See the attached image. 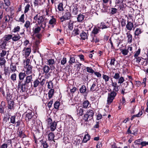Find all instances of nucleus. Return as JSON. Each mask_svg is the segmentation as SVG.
I'll return each mask as SVG.
<instances>
[{
  "instance_id": "nucleus-1",
  "label": "nucleus",
  "mask_w": 148,
  "mask_h": 148,
  "mask_svg": "<svg viewBox=\"0 0 148 148\" xmlns=\"http://www.w3.org/2000/svg\"><path fill=\"white\" fill-rule=\"evenodd\" d=\"M112 86L113 87V91L110 93H108L107 100V104H110L113 101V99L117 95L116 92L118 91L119 89V86L116 82H113L112 80Z\"/></svg>"
},
{
  "instance_id": "nucleus-2",
  "label": "nucleus",
  "mask_w": 148,
  "mask_h": 148,
  "mask_svg": "<svg viewBox=\"0 0 148 148\" xmlns=\"http://www.w3.org/2000/svg\"><path fill=\"white\" fill-rule=\"evenodd\" d=\"M94 115V112L93 110H89L84 114L83 119L86 122L88 121L93 119Z\"/></svg>"
},
{
  "instance_id": "nucleus-3",
  "label": "nucleus",
  "mask_w": 148,
  "mask_h": 148,
  "mask_svg": "<svg viewBox=\"0 0 148 148\" xmlns=\"http://www.w3.org/2000/svg\"><path fill=\"white\" fill-rule=\"evenodd\" d=\"M47 121L48 126L50 128L52 132L54 131L56 129L57 122L55 121H53L51 118H49Z\"/></svg>"
},
{
  "instance_id": "nucleus-4",
  "label": "nucleus",
  "mask_w": 148,
  "mask_h": 148,
  "mask_svg": "<svg viewBox=\"0 0 148 148\" xmlns=\"http://www.w3.org/2000/svg\"><path fill=\"white\" fill-rule=\"evenodd\" d=\"M32 75H28L26 77L23 83L27 85V88H31L32 86Z\"/></svg>"
},
{
  "instance_id": "nucleus-5",
  "label": "nucleus",
  "mask_w": 148,
  "mask_h": 148,
  "mask_svg": "<svg viewBox=\"0 0 148 148\" xmlns=\"http://www.w3.org/2000/svg\"><path fill=\"white\" fill-rule=\"evenodd\" d=\"M100 86V85L98 84L97 81H94L90 88V90L92 92L97 91L99 89L98 88Z\"/></svg>"
},
{
  "instance_id": "nucleus-6",
  "label": "nucleus",
  "mask_w": 148,
  "mask_h": 148,
  "mask_svg": "<svg viewBox=\"0 0 148 148\" xmlns=\"http://www.w3.org/2000/svg\"><path fill=\"white\" fill-rule=\"evenodd\" d=\"M26 74L25 73L20 72L18 75L19 80L18 82V86L19 87L21 86V84Z\"/></svg>"
},
{
  "instance_id": "nucleus-7",
  "label": "nucleus",
  "mask_w": 148,
  "mask_h": 148,
  "mask_svg": "<svg viewBox=\"0 0 148 148\" xmlns=\"http://www.w3.org/2000/svg\"><path fill=\"white\" fill-rule=\"evenodd\" d=\"M71 14L69 12H66L64 15L60 18V19L62 22L66 20H68L70 19L71 16Z\"/></svg>"
},
{
  "instance_id": "nucleus-8",
  "label": "nucleus",
  "mask_w": 148,
  "mask_h": 148,
  "mask_svg": "<svg viewBox=\"0 0 148 148\" xmlns=\"http://www.w3.org/2000/svg\"><path fill=\"white\" fill-rule=\"evenodd\" d=\"M34 19L36 21L37 23L40 24L41 23L44 21L43 16H38V14H36L34 17Z\"/></svg>"
},
{
  "instance_id": "nucleus-9",
  "label": "nucleus",
  "mask_w": 148,
  "mask_h": 148,
  "mask_svg": "<svg viewBox=\"0 0 148 148\" xmlns=\"http://www.w3.org/2000/svg\"><path fill=\"white\" fill-rule=\"evenodd\" d=\"M72 14L74 15H77L78 12V5L77 4H75L73 6Z\"/></svg>"
},
{
  "instance_id": "nucleus-10",
  "label": "nucleus",
  "mask_w": 148,
  "mask_h": 148,
  "mask_svg": "<svg viewBox=\"0 0 148 148\" xmlns=\"http://www.w3.org/2000/svg\"><path fill=\"white\" fill-rule=\"evenodd\" d=\"M84 110L82 107H79L76 110L77 114L79 116H82L83 114Z\"/></svg>"
},
{
  "instance_id": "nucleus-11",
  "label": "nucleus",
  "mask_w": 148,
  "mask_h": 148,
  "mask_svg": "<svg viewBox=\"0 0 148 148\" xmlns=\"http://www.w3.org/2000/svg\"><path fill=\"white\" fill-rule=\"evenodd\" d=\"M5 41L1 39L0 40V49H6L5 46H6L7 42H5Z\"/></svg>"
},
{
  "instance_id": "nucleus-12",
  "label": "nucleus",
  "mask_w": 148,
  "mask_h": 148,
  "mask_svg": "<svg viewBox=\"0 0 148 148\" xmlns=\"http://www.w3.org/2000/svg\"><path fill=\"white\" fill-rule=\"evenodd\" d=\"M90 41L92 42H97L99 41V39L93 34H91V37L90 38Z\"/></svg>"
},
{
  "instance_id": "nucleus-13",
  "label": "nucleus",
  "mask_w": 148,
  "mask_h": 148,
  "mask_svg": "<svg viewBox=\"0 0 148 148\" xmlns=\"http://www.w3.org/2000/svg\"><path fill=\"white\" fill-rule=\"evenodd\" d=\"M27 68L26 71V74L27 75H29L31 74L32 73V66L31 65H29L27 66H26Z\"/></svg>"
},
{
  "instance_id": "nucleus-14",
  "label": "nucleus",
  "mask_w": 148,
  "mask_h": 148,
  "mask_svg": "<svg viewBox=\"0 0 148 148\" xmlns=\"http://www.w3.org/2000/svg\"><path fill=\"white\" fill-rule=\"evenodd\" d=\"M127 37V41L129 43H131L132 42V36L130 34V31H128L126 33Z\"/></svg>"
},
{
  "instance_id": "nucleus-15",
  "label": "nucleus",
  "mask_w": 148,
  "mask_h": 148,
  "mask_svg": "<svg viewBox=\"0 0 148 148\" xmlns=\"http://www.w3.org/2000/svg\"><path fill=\"white\" fill-rule=\"evenodd\" d=\"M33 114L32 112H30L27 113L26 114V120L27 121H29L31 119L32 117L33 116Z\"/></svg>"
},
{
  "instance_id": "nucleus-16",
  "label": "nucleus",
  "mask_w": 148,
  "mask_h": 148,
  "mask_svg": "<svg viewBox=\"0 0 148 148\" xmlns=\"http://www.w3.org/2000/svg\"><path fill=\"white\" fill-rule=\"evenodd\" d=\"M133 26V23L129 21L126 25V27L128 30L131 31L132 30Z\"/></svg>"
},
{
  "instance_id": "nucleus-17",
  "label": "nucleus",
  "mask_w": 148,
  "mask_h": 148,
  "mask_svg": "<svg viewBox=\"0 0 148 148\" xmlns=\"http://www.w3.org/2000/svg\"><path fill=\"white\" fill-rule=\"evenodd\" d=\"M12 35L11 34L5 35L1 39L5 41V42H7V41H8L12 38Z\"/></svg>"
},
{
  "instance_id": "nucleus-18",
  "label": "nucleus",
  "mask_w": 148,
  "mask_h": 148,
  "mask_svg": "<svg viewBox=\"0 0 148 148\" xmlns=\"http://www.w3.org/2000/svg\"><path fill=\"white\" fill-rule=\"evenodd\" d=\"M90 137L88 134H87L84 136L82 142L84 143H86L88 141L90 140Z\"/></svg>"
},
{
  "instance_id": "nucleus-19",
  "label": "nucleus",
  "mask_w": 148,
  "mask_h": 148,
  "mask_svg": "<svg viewBox=\"0 0 148 148\" xmlns=\"http://www.w3.org/2000/svg\"><path fill=\"white\" fill-rule=\"evenodd\" d=\"M3 19L5 21V22L3 23L2 25V27L4 26V24L5 23H6L9 22L12 19V18L10 17V16L9 15H6L4 18Z\"/></svg>"
},
{
  "instance_id": "nucleus-20",
  "label": "nucleus",
  "mask_w": 148,
  "mask_h": 148,
  "mask_svg": "<svg viewBox=\"0 0 148 148\" xmlns=\"http://www.w3.org/2000/svg\"><path fill=\"white\" fill-rule=\"evenodd\" d=\"M99 27H95L92 32V34L95 35L97 34L99 31H100Z\"/></svg>"
},
{
  "instance_id": "nucleus-21",
  "label": "nucleus",
  "mask_w": 148,
  "mask_h": 148,
  "mask_svg": "<svg viewBox=\"0 0 148 148\" xmlns=\"http://www.w3.org/2000/svg\"><path fill=\"white\" fill-rule=\"evenodd\" d=\"M80 36H81V38L82 40H85L86 39H87L88 35L87 34L84 32H83L81 33L80 34Z\"/></svg>"
},
{
  "instance_id": "nucleus-22",
  "label": "nucleus",
  "mask_w": 148,
  "mask_h": 148,
  "mask_svg": "<svg viewBox=\"0 0 148 148\" xmlns=\"http://www.w3.org/2000/svg\"><path fill=\"white\" fill-rule=\"evenodd\" d=\"M84 16L82 14H80L78 15L77 18V21L78 22H82L84 20Z\"/></svg>"
},
{
  "instance_id": "nucleus-23",
  "label": "nucleus",
  "mask_w": 148,
  "mask_h": 148,
  "mask_svg": "<svg viewBox=\"0 0 148 148\" xmlns=\"http://www.w3.org/2000/svg\"><path fill=\"white\" fill-rule=\"evenodd\" d=\"M18 88L21 87V89L22 92H24L26 90V87H27V85L25 84L23 82L21 84V86L19 87L18 86Z\"/></svg>"
},
{
  "instance_id": "nucleus-24",
  "label": "nucleus",
  "mask_w": 148,
  "mask_h": 148,
  "mask_svg": "<svg viewBox=\"0 0 148 148\" xmlns=\"http://www.w3.org/2000/svg\"><path fill=\"white\" fill-rule=\"evenodd\" d=\"M50 70V67L47 65H45L44 66L43 70L44 73L47 74L48 73Z\"/></svg>"
},
{
  "instance_id": "nucleus-25",
  "label": "nucleus",
  "mask_w": 148,
  "mask_h": 148,
  "mask_svg": "<svg viewBox=\"0 0 148 148\" xmlns=\"http://www.w3.org/2000/svg\"><path fill=\"white\" fill-rule=\"evenodd\" d=\"M55 136L54 134L52 132H50L48 135V140L51 141L53 140Z\"/></svg>"
},
{
  "instance_id": "nucleus-26",
  "label": "nucleus",
  "mask_w": 148,
  "mask_h": 148,
  "mask_svg": "<svg viewBox=\"0 0 148 148\" xmlns=\"http://www.w3.org/2000/svg\"><path fill=\"white\" fill-rule=\"evenodd\" d=\"M8 108L11 109L13 108L14 102L12 101L9 100L8 101Z\"/></svg>"
},
{
  "instance_id": "nucleus-27",
  "label": "nucleus",
  "mask_w": 148,
  "mask_h": 148,
  "mask_svg": "<svg viewBox=\"0 0 148 148\" xmlns=\"http://www.w3.org/2000/svg\"><path fill=\"white\" fill-rule=\"evenodd\" d=\"M54 91V90L53 89H50V90L49 91L48 94L49 98V99L52 97L53 95Z\"/></svg>"
},
{
  "instance_id": "nucleus-28",
  "label": "nucleus",
  "mask_w": 148,
  "mask_h": 148,
  "mask_svg": "<svg viewBox=\"0 0 148 148\" xmlns=\"http://www.w3.org/2000/svg\"><path fill=\"white\" fill-rule=\"evenodd\" d=\"M41 82H40L38 79H36L33 82V86L34 88L37 87Z\"/></svg>"
},
{
  "instance_id": "nucleus-29",
  "label": "nucleus",
  "mask_w": 148,
  "mask_h": 148,
  "mask_svg": "<svg viewBox=\"0 0 148 148\" xmlns=\"http://www.w3.org/2000/svg\"><path fill=\"white\" fill-rule=\"evenodd\" d=\"M14 36L12 38V40L13 41H16L19 40L21 38V37L19 34L17 35H14L13 34Z\"/></svg>"
},
{
  "instance_id": "nucleus-30",
  "label": "nucleus",
  "mask_w": 148,
  "mask_h": 148,
  "mask_svg": "<svg viewBox=\"0 0 148 148\" xmlns=\"http://www.w3.org/2000/svg\"><path fill=\"white\" fill-rule=\"evenodd\" d=\"M33 30L34 34L38 33L40 31L41 28L39 27H38L35 29L33 28Z\"/></svg>"
},
{
  "instance_id": "nucleus-31",
  "label": "nucleus",
  "mask_w": 148,
  "mask_h": 148,
  "mask_svg": "<svg viewBox=\"0 0 148 148\" xmlns=\"http://www.w3.org/2000/svg\"><path fill=\"white\" fill-rule=\"evenodd\" d=\"M117 9L114 8H112L110 9V14L111 15H113L116 14L117 12Z\"/></svg>"
},
{
  "instance_id": "nucleus-32",
  "label": "nucleus",
  "mask_w": 148,
  "mask_h": 148,
  "mask_svg": "<svg viewBox=\"0 0 148 148\" xmlns=\"http://www.w3.org/2000/svg\"><path fill=\"white\" fill-rule=\"evenodd\" d=\"M89 104V101L87 100H86L84 101L82 105L83 106V108H86L88 107V106Z\"/></svg>"
},
{
  "instance_id": "nucleus-33",
  "label": "nucleus",
  "mask_w": 148,
  "mask_h": 148,
  "mask_svg": "<svg viewBox=\"0 0 148 148\" xmlns=\"http://www.w3.org/2000/svg\"><path fill=\"white\" fill-rule=\"evenodd\" d=\"M126 83H127V85L125 86V87H126L128 86L129 85L130 88L132 90L134 88V85L132 81L131 80H130V83L128 82H126Z\"/></svg>"
},
{
  "instance_id": "nucleus-34",
  "label": "nucleus",
  "mask_w": 148,
  "mask_h": 148,
  "mask_svg": "<svg viewBox=\"0 0 148 148\" xmlns=\"http://www.w3.org/2000/svg\"><path fill=\"white\" fill-rule=\"evenodd\" d=\"M86 88L85 85H82L79 89V91L81 93H84L86 92Z\"/></svg>"
},
{
  "instance_id": "nucleus-35",
  "label": "nucleus",
  "mask_w": 148,
  "mask_h": 148,
  "mask_svg": "<svg viewBox=\"0 0 148 148\" xmlns=\"http://www.w3.org/2000/svg\"><path fill=\"white\" fill-rule=\"evenodd\" d=\"M31 52V49L29 48H27L25 50V56L28 57Z\"/></svg>"
},
{
  "instance_id": "nucleus-36",
  "label": "nucleus",
  "mask_w": 148,
  "mask_h": 148,
  "mask_svg": "<svg viewBox=\"0 0 148 148\" xmlns=\"http://www.w3.org/2000/svg\"><path fill=\"white\" fill-rule=\"evenodd\" d=\"M10 69L12 72H14L16 70V66L15 65H14L13 63H12L10 65Z\"/></svg>"
},
{
  "instance_id": "nucleus-37",
  "label": "nucleus",
  "mask_w": 148,
  "mask_h": 148,
  "mask_svg": "<svg viewBox=\"0 0 148 148\" xmlns=\"http://www.w3.org/2000/svg\"><path fill=\"white\" fill-rule=\"evenodd\" d=\"M6 61L3 58L1 57L0 58V65L1 66L4 65L5 64Z\"/></svg>"
},
{
  "instance_id": "nucleus-38",
  "label": "nucleus",
  "mask_w": 148,
  "mask_h": 148,
  "mask_svg": "<svg viewBox=\"0 0 148 148\" xmlns=\"http://www.w3.org/2000/svg\"><path fill=\"white\" fill-rule=\"evenodd\" d=\"M79 32V29L78 28H76L73 31L72 34L74 36H75L77 35H78Z\"/></svg>"
},
{
  "instance_id": "nucleus-39",
  "label": "nucleus",
  "mask_w": 148,
  "mask_h": 148,
  "mask_svg": "<svg viewBox=\"0 0 148 148\" xmlns=\"http://www.w3.org/2000/svg\"><path fill=\"white\" fill-rule=\"evenodd\" d=\"M42 145L44 148H47L48 147V145L47 143L45 141H43L42 140L40 141Z\"/></svg>"
},
{
  "instance_id": "nucleus-40",
  "label": "nucleus",
  "mask_w": 148,
  "mask_h": 148,
  "mask_svg": "<svg viewBox=\"0 0 148 148\" xmlns=\"http://www.w3.org/2000/svg\"><path fill=\"white\" fill-rule=\"evenodd\" d=\"M63 4L62 3H59L58 6V8L59 11H63Z\"/></svg>"
},
{
  "instance_id": "nucleus-41",
  "label": "nucleus",
  "mask_w": 148,
  "mask_h": 148,
  "mask_svg": "<svg viewBox=\"0 0 148 148\" xmlns=\"http://www.w3.org/2000/svg\"><path fill=\"white\" fill-rule=\"evenodd\" d=\"M141 33V29L140 28H137L135 32V36H138Z\"/></svg>"
},
{
  "instance_id": "nucleus-42",
  "label": "nucleus",
  "mask_w": 148,
  "mask_h": 148,
  "mask_svg": "<svg viewBox=\"0 0 148 148\" xmlns=\"http://www.w3.org/2000/svg\"><path fill=\"white\" fill-rule=\"evenodd\" d=\"M48 83L47 87L49 89H52L51 88H53V84L51 81H50L49 82H47Z\"/></svg>"
},
{
  "instance_id": "nucleus-43",
  "label": "nucleus",
  "mask_w": 148,
  "mask_h": 148,
  "mask_svg": "<svg viewBox=\"0 0 148 148\" xmlns=\"http://www.w3.org/2000/svg\"><path fill=\"white\" fill-rule=\"evenodd\" d=\"M47 62L49 66L52 65L55 63L54 60L53 59H49L47 60Z\"/></svg>"
},
{
  "instance_id": "nucleus-44",
  "label": "nucleus",
  "mask_w": 148,
  "mask_h": 148,
  "mask_svg": "<svg viewBox=\"0 0 148 148\" xmlns=\"http://www.w3.org/2000/svg\"><path fill=\"white\" fill-rule=\"evenodd\" d=\"M16 75L15 73L12 74L10 77L11 79L14 82H15L16 80Z\"/></svg>"
},
{
  "instance_id": "nucleus-45",
  "label": "nucleus",
  "mask_w": 148,
  "mask_h": 148,
  "mask_svg": "<svg viewBox=\"0 0 148 148\" xmlns=\"http://www.w3.org/2000/svg\"><path fill=\"white\" fill-rule=\"evenodd\" d=\"M10 115L9 114H6L4 117L3 119V121L4 122H5V123H6L7 121L9 120V119L10 118Z\"/></svg>"
},
{
  "instance_id": "nucleus-46",
  "label": "nucleus",
  "mask_w": 148,
  "mask_h": 148,
  "mask_svg": "<svg viewBox=\"0 0 148 148\" xmlns=\"http://www.w3.org/2000/svg\"><path fill=\"white\" fill-rule=\"evenodd\" d=\"M15 116H12L10 118V122L13 124H16L15 122Z\"/></svg>"
},
{
  "instance_id": "nucleus-47",
  "label": "nucleus",
  "mask_w": 148,
  "mask_h": 148,
  "mask_svg": "<svg viewBox=\"0 0 148 148\" xmlns=\"http://www.w3.org/2000/svg\"><path fill=\"white\" fill-rule=\"evenodd\" d=\"M87 71L88 72L93 73L94 72L93 70L90 67H87L86 68Z\"/></svg>"
},
{
  "instance_id": "nucleus-48",
  "label": "nucleus",
  "mask_w": 148,
  "mask_h": 148,
  "mask_svg": "<svg viewBox=\"0 0 148 148\" xmlns=\"http://www.w3.org/2000/svg\"><path fill=\"white\" fill-rule=\"evenodd\" d=\"M30 22L28 21H27L25 23V24L24 25V27L27 29L30 26Z\"/></svg>"
},
{
  "instance_id": "nucleus-49",
  "label": "nucleus",
  "mask_w": 148,
  "mask_h": 148,
  "mask_svg": "<svg viewBox=\"0 0 148 148\" xmlns=\"http://www.w3.org/2000/svg\"><path fill=\"white\" fill-rule=\"evenodd\" d=\"M75 62V59L74 57H70L69 61V63L71 64H72L73 63Z\"/></svg>"
},
{
  "instance_id": "nucleus-50",
  "label": "nucleus",
  "mask_w": 148,
  "mask_h": 148,
  "mask_svg": "<svg viewBox=\"0 0 148 148\" xmlns=\"http://www.w3.org/2000/svg\"><path fill=\"white\" fill-rule=\"evenodd\" d=\"M56 22V19L54 18H52L49 21V23L50 25L55 24Z\"/></svg>"
},
{
  "instance_id": "nucleus-51",
  "label": "nucleus",
  "mask_w": 148,
  "mask_h": 148,
  "mask_svg": "<svg viewBox=\"0 0 148 148\" xmlns=\"http://www.w3.org/2000/svg\"><path fill=\"white\" fill-rule=\"evenodd\" d=\"M18 136H19V137L20 138H24L25 136V135L24 134L22 131H19Z\"/></svg>"
},
{
  "instance_id": "nucleus-52",
  "label": "nucleus",
  "mask_w": 148,
  "mask_h": 148,
  "mask_svg": "<svg viewBox=\"0 0 148 148\" xmlns=\"http://www.w3.org/2000/svg\"><path fill=\"white\" fill-rule=\"evenodd\" d=\"M103 78L104 79L105 82H107L108 81L110 78L109 76L106 75H103Z\"/></svg>"
},
{
  "instance_id": "nucleus-53",
  "label": "nucleus",
  "mask_w": 148,
  "mask_h": 148,
  "mask_svg": "<svg viewBox=\"0 0 148 148\" xmlns=\"http://www.w3.org/2000/svg\"><path fill=\"white\" fill-rule=\"evenodd\" d=\"M135 59H136V62L138 64H139L140 62L141 61H142L143 59V58L142 57H137L135 58Z\"/></svg>"
},
{
  "instance_id": "nucleus-54",
  "label": "nucleus",
  "mask_w": 148,
  "mask_h": 148,
  "mask_svg": "<svg viewBox=\"0 0 148 148\" xmlns=\"http://www.w3.org/2000/svg\"><path fill=\"white\" fill-rule=\"evenodd\" d=\"M124 81V79L123 77H121L118 79V83L121 84Z\"/></svg>"
},
{
  "instance_id": "nucleus-55",
  "label": "nucleus",
  "mask_w": 148,
  "mask_h": 148,
  "mask_svg": "<svg viewBox=\"0 0 148 148\" xmlns=\"http://www.w3.org/2000/svg\"><path fill=\"white\" fill-rule=\"evenodd\" d=\"M121 50L122 54L125 56L127 55L128 52V51L126 49H121Z\"/></svg>"
},
{
  "instance_id": "nucleus-56",
  "label": "nucleus",
  "mask_w": 148,
  "mask_h": 148,
  "mask_svg": "<svg viewBox=\"0 0 148 148\" xmlns=\"http://www.w3.org/2000/svg\"><path fill=\"white\" fill-rule=\"evenodd\" d=\"M100 29H103L108 28V27L106 25H104L103 23H101L99 27Z\"/></svg>"
},
{
  "instance_id": "nucleus-57",
  "label": "nucleus",
  "mask_w": 148,
  "mask_h": 148,
  "mask_svg": "<svg viewBox=\"0 0 148 148\" xmlns=\"http://www.w3.org/2000/svg\"><path fill=\"white\" fill-rule=\"evenodd\" d=\"M121 23L122 27L125 26L126 25V20L123 18H122Z\"/></svg>"
},
{
  "instance_id": "nucleus-58",
  "label": "nucleus",
  "mask_w": 148,
  "mask_h": 148,
  "mask_svg": "<svg viewBox=\"0 0 148 148\" xmlns=\"http://www.w3.org/2000/svg\"><path fill=\"white\" fill-rule=\"evenodd\" d=\"M60 106V103L59 102L56 101L54 104V106L55 108L58 109Z\"/></svg>"
},
{
  "instance_id": "nucleus-59",
  "label": "nucleus",
  "mask_w": 148,
  "mask_h": 148,
  "mask_svg": "<svg viewBox=\"0 0 148 148\" xmlns=\"http://www.w3.org/2000/svg\"><path fill=\"white\" fill-rule=\"evenodd\" d=\"M30 6V5L29 4H27L26 5L25 8L24 13H26L28 11Z\"/></svg>"
},
{
  "instance_id": "nucleus-60",
  "label": "nucleus",
  "mask_w": 148,
  "mask_h": 148,
  "mask_svg": "<svg viewBox=\"0 0 148 148\" xmlns=\"http://www.w3.org/2000/svg\"><path fill=\"white\" fill-rule=\"evenodd\" d=\"M4 2V4L5 6H9L10 5V2L9 0H3Z\"/></svg>"
},
{
  "instance_id": "nucleus-61",
  "label": "nucleus",
  "mask_w": 148,
  "mask_h": 148,
  "mask_svg": "<svg viewBox=\"0 0 148 148\" xmlns=\"http://www.w3.org/2000/svg\"><path fill=\"white\" fill-rule=\"evenodd\" d=\"M46 21H43L41 23V27L43 29H44L46 26Z\"/></svg>"
},
{
  "instance_id": "nucleus-62",
  "label": "nucleus",
  "mask_w": 148,
  "mask_h": 148,
  "mask_svg": "<svg viewBox=\"0 0 148 148\" xmlns=\"http://www.w3.org/2000/svg\"><path fill=\"white\" fill-rule=\"evenodd\" d=\"M140 49H139L136 52V53L134 55V57L135 58L138 57V55L140 54Z\"/></svg>"
},
{
  "instance_id": "nucleus-63",
  "label": "nucleus",
  "mask_w": 148,
  "mask_h": 148,
  "mask_svg": "<svg viewBox=\"0 0 148 148\" xmlns=\"http://www.w3.org/2000/svg\"><path fill=\"white\" fill-rule=\"evenodd\" d=\"M66 62V59L65 58H64L62 59L61 60V63L62 64L64 65L65 64Z\"/></svg>"
},
{
  "instance_id": "nucleus-64",
  "label": "nucleus",
  "mask_w": 148,
  "mask_h": 148,
  "mask_svg": "<svg viewBox=\"0 0 148 148\" xmlns=\"http://www.w3.org/2000/svg\"><path fill=\"white\" fill-rule=\"evenodd\" d=\"M73 23H69V29L71 30H72L73 28Z\"/></svg>"
}]
</instances>
